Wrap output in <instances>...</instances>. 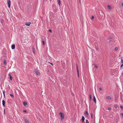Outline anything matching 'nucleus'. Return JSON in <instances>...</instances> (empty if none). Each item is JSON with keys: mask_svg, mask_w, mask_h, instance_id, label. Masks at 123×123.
Listing matches in <instances>:
<instances>
[{"mask_svg": "<svg viewBox=\"0 0 123 123\" xmlns=\"http://www.w3.org/2000/svg\"><path fill=\"white\" fill-rule=\"evenodd\" d=\"M7 3L8 6L9 8H10L11 6V1L10 0H7Z\"/></svg>", "mask_w": 123, "mask_h": 123, "instance_id": "1", "label": "nucleus"}, {"mask_svg": "<svg viewBox=\"0 0 123 123\" xmlns=\"http://www.w3.org/2000/svg\"><path fill=\"white\" fill-rule=\"evenodd\" d=\"M60 114L61 115V118L62 119H63L64 117V114L62 113L61 112H60Z\"/></svg>", "mask_w": 123, "mask_h": 123, "instance_id": "2", "label": "nucleus"}, {"mask_svg": "<svg viewBox=\"0 0 123 123\" xmlns=\"http://www.w3.org/2000/svg\"><path fill=\"white\" fill-rule=\"evenodd\" d=\"M34 71L37 75H39V73L37 70L36 69H35L34 70Z\"/></svg>", "mask_w": 123, "mask_h": 123, "instance_id": "3", "label": "nucleus"}, {"mask_svg": "<svg viewBox=\"0 0 123 123\" xmlns=\"http://www.w3.org/2000/svg\"><path fill=\"white\" fill-rule=\"evenodd\" d=\"M99 14L102 17H103L104 15V13L101 11H100V12H99Z\"/></svg>", "mask_w": 123, "mask_h": 123, "instance_id": "4", "label": "nucleus"}, {"mask_svg": "<svg viewBox=\"0 0 123 123\" xmlns=\"http://www.w3.org/2000/svg\"><path fill=\"white\" fill-rule=\"evenodd\" d=\"M31 24V22H27L25 23V25L26 26H30V25Z\"/></svg>", "mask_w": 123, "mask_h": 123, "instance_id": "5", "label": "nucleus"}, {"mask_svg": "<svg viewBox=\"0 0 123 123\" xmlns=\"http://www.w3.org/2000/svg\"><path fill=\"white\" fill-rule=\"evenodd\" d=\"M93 100L94 102L96 104V101L95 98V97L94 96H93Z\"/></svg>", "mask_w": 123, "mask_h": 123, "instance_id": "6", "label": "nucleus"}, {"mask_svg": "<svg viewBox=\"0 0 123 123\" xmlns=\"http://www.w3.org/2000/svg\"><path fill=\"white\" fill-rule=\"evenodd\" d=\"M15 48V45L14 44H12L11 46V48H12V49H14Z\"/></svg>", "mask_w": 123, "mask_h": 123, "instance_id": "7", "label": "nucleus"}, {"mask_svg": "<svg viewBox=\"0 0 123 123\" xmlns=\"http://www.w3.org/2000/svg\"><path fill=\"white\" fill-rule=\"evenodd\" d=\"M23 104L25 106H26L27 105V103L26 101H24L23 102Z\"/></svg>", "mask_w": 123, "mask_h": 123, "instance_id": "8", "label": "nucleus"}, {"mask_svg": "<svg viewBox=\"0 0 123 123\" xmlns=\"http://www.w3.org/2000/svg\"><path fill=\"white\" fill-rule=\"evenodd\" d=\"M84 114L85 115H86L87 116L88 115H89V114H88V111H85V112L84 113Z\"/></svg>", "mask_w": 123, "mask_h": 123, "instance_id": "9", "label": "nucleus"}, {"mask_svg": "<svg viewBox=\"0 0 123 123\" xmlns=\"http://www.w3.org/2000/svg\"><path fill=\"white\" fill-rule=\"evenodd\" d=\"M2 105L3 106L5 107V101L4 100H3L2 101Z\"/></svg>", "mask_w": 123, "mask_h": 123, "instance_id": "10", "label": "nucleus"}, {"mask_svg": "<svg viewBox=\"0 0 123 123\" xmlns=\"http://www.w3.org/2000/svg\"><path fill=\"white\" fill-rule=\"evenodd\" d=\"M58 4L59 6H60L61 5V1L60 0H57Z\"/></svg>", "mask_w": 123, "mask_h": 123, "instance_id": "11", "label": "nucleus"}, {"mask_svg": "<svg viewBox=\"0 0 123 123\" xmlns=\"http://www.w3.org/2000/svg\"><path fill=\"white\" fill-rule=\"evenodd\" d=\"M107 6L109 10H110L111 9V7L110 6L108 5Z\"/></svg>", "mask_w": 123, "mask_h": 123, "instance_id": "12", "label": "nucleus"}, {"mask_svg": "<svg viewBox=\"0 0 123 123\" xmlns=\"http://www.w3.org/2000/svg\"><path fill=\"white\" fill-rule=\"evenodd\" d=\"M82 121H84L85 120V118L83 116L82 117Z\"/></svg>", "mask_w": 123, "mask_h": 123, "instance_id": "13", "label": "nucleus"}, {"mask_svg": "<svg viewBox=\"0 0 123 123\" xmlns=\"http://www.w3.org/2000/svg\"><path fill=\"white\" fill-rule=\"evenodd\" d=\"M117 74V73L116 72H113V74L114 75H115Z\"/></svg>", "mask_w": 123, "mask_h": 123, "instance_id": "14", "label": "nucleus"}, {"mask_svg": "<svg viewBox=\"0 0 123 123\" xmlns=\"http://www.w3.org/2000/svg\"><path fill=\"white\" fill-rule=\"evenodd\" d=\"M107 98L108 99H111V98L110 96H108L107 97Z\"/></svg>", "mask_w": 123, "mask_h": 123, "instance_id": "15", "label": "nucleus"}, {"mask_svg": "<svg viewBox=\"0 0 123 123\" xmlns=\"http://www.w3.org/2000/svg\"><path fill=\"white\" fill-rule=\"evenodd\" d=\"M25 121L26 123H29L28 121L27 120H25Z\"/></svg>", "mask_w": 123, "mask_h": 123, "instance_id": "16", "label": "nucleus"}, {"mask_svg": "<svg viewBox=\"0 0 123 123\" xmlns=\"http://www.w3.org/2000/svg\"><path fill=\"white\" fill-rule=\"evenodd\" d=\"M33 52L34 54H35V50L34 49V48H33Z\"/></svg>", "mask_w": 123, "mask_h": 123, "instance_id": "17", "label": "nucleus"}, {"mask_svg": "<svg viewBox=\"0 0 123 123\" xmlns=\"http://www.w3.org/2000/svg\"><path fill=\"white\" fill-rule=\"evenodd\" d=\"M5 90H3V93L4 95V97H5Z\"/></svg>", "mask_w": 123, "mask_h": 123, "instance_id": "18", "label": "nucleus"}, {"mask_svg": "<svg viewBox=\"0 0 123 123\" xmlns=\"http://www.w3.org/2000/svg\"><path fill=\"white\" fill-rule=\"evenodd\" d=\"M10 96L12 97V98H13L14 97V96L13 95H12V94H10Z\"/></svg>", "mask_w": 123, "mask_h": 123, "instance_id": "19", "label": "nucleus"}, {"mask_svg": "<svg viewBox=\"0 0 123 123\" xmlns=\"http://www.w3.org/2000/svg\"><path fill=\"white\" fill-rule=\"evenodd\" d=\"M6 60H4V64H5V65H6Z\"/></svg>", "mask_w": 123, "mask_h": 123, "instance_id": "20", "label": "nucleus"}, {"mask_svg": "<svg viewBox=\"0 0 123 123\" xmlns=\"http://www.w3.org/2000/svg\"><path fill=\"white\" fill-rule=\"evenodd\" d=\"M118 48L117 47H116L115 48V49L114 50L115 51H117L118 50Z\"/></svg>", "mask_w": 123, "mask_h": 123, "instance_id": "21", "label": "nucleus"}, {"mask_svg": "<svg viewBox=\"0 0 123 123\" xmlns=\"http://www.w3.org/2000/svg\"><path fill=\"white\" fill-rule=\"evenodd\" d=\"M76 67L77 70H79L78 68V65L77 64L76 65Z\"/></svg>", "mask_w": 123, "mask_h": 123, "instance_id": "22", "label": "nucleus"}, {"mask_svg": "<svg viewBox=\"0 0 123 123\" xmlns=\"http://www.w3.org/2000/svg\"><path fill=\"white\" fill-rule=\"evenodd\" d=\"M10 78L11 80H12V77L11 76H10Z\"/></svg>", "mask_w": 123, "mask_h": 123, "instance_id": "23", "label": "nucleus"}, {"mask_svg": "<svg viewBox=\"0 0 123 123\" xmlns=\"http://www.w3.org/2000/svg\"><path fill=\"white\" fill-rule=\"evenodd\" d=\"M121 63H123V59H122L121 57Z\"/></svg>", "mask_w": 123, "mask_h": 123, "instance_id": "24", "label": "nucleus"}, {"mask_svg": "<svg viewBox=\"0 0 123 123\" xmlns=\"http://www.w3.org/2000/svg\"><path fill=\"white\" fill-rule=\"evenodd\" d=\"M94 17L93 16H92V17H91V19H93L94 18Z\"/></svg>", "mask_w": 123, "mask_h": 123, "instance_id": "25", "label": "nucleus"}, {"mask_svg": "<svg viewBox=\"0 0 123 123\" xmlns=\"http://www.w3.org/2000/svg\"><path fill=\"white\" fill-rule=\"evenodd\" d=\"M42 43H43V45H44L45 43H44V42L43 41H42Z\"/></svg>", "mask_w": 123, "mask_h": 123, "instance_id": "26", "label": "nucleus"}, {"mask_svg": "<svg viewBox=\"0 0 123 123\" xmlns=\"http://www.w3.org/2000/svg\"><path fill=\"white\" fill-rule=\"evenodd\" d=\"M91 117L92 119L93 118V116L92 113L91 114Z\"/></svg>", "mask_w": 123, "mask_h": 123, "instance_id": "27", "label": "nucleus"}, {"mask_svg": "<svg viewBox=\"0 0 123 123\" xmlns=\"http://www.w3.org/2000/svg\"><path fill=\"white\" fill-rule=\"evenodd\" d=\"M86 123H89V122L88 120H86Z\"/></svg>", "mask_w": 123, "mask_h": 123, "instance_id": "28", "label": "nucleus"}, {"mask_svg": "<svg viewBox=\"0 0 123 123\" xmlns=\"http://www.w3.org/2000/svg\"><path fill=\"white\" fill-rule=\"evenodd\" d=\"M120 107L121 109H123V107L122 106H121Z\"/></svg>", "mask_w": 123, "mask_h": 123, "instance_id": "29", "label": "nucleus"}, {"mask_svg": "<svg viewBox=\"0 0 123 123\" xmlns=\"http://www.w3.org/2000/svg\"><path fill=\"white\" fill-rule=\"evenodd\" d=\"M90 99L91 100V95H90V96H89Z\"/></svg>", "mask_w": 123, "mask_h": 123, "instance_id": "30", "label": "nucleus"}, {"mask_svg": "<svg viewBox=\"0 0 123 123\" xmlns=\"http://www.w3.org/2000/svg\"><path fill=\"white\" fill-rule=\"evenodd\" d=\"M4 114H5L6 113H5V109H4Z\"/></svg>", "mask_w": 123, "mask_h": 123, "instance_id": "31", "label": "nucleus"}, {"mask_svg": "<svg viewBox=\"0 0 123 123\" xmlns=\"http://www.w3.org/2000/svg\"><path fill=\"white\" fill-rule=\"evenodd\" d=\"M95 68H98V66H96L95 64Z\"/></svg>", "mask_w": 123, "mask_h": 123, "instance_id": "32", "label": "nucleus"}, {"mask_svg": "<svg viewBox=\"0 0 123 123\" xmlns=\"http://www.w3.org/2000/svg\"><path fill=\"white\" fill-rule=\"evenodd\" d=\"M115 107L116 108H117V106L116 105H115Z\"/></svg>", "mask_w": 123, "mask_h": 123, "instance_id": "33", "label": "nucleus"}, {"mask_svg": "<svg viewBox=\"0 0 123 123\" xmlns=\"http://www.w3.org/2000/svg\"><path fill=\"white\" fill-rule=\"evenodd\" d=\"M108 109L109 110H111V108L110 107H109L108 108Z\"/></svg>", "mask_w": 123, "mask_h": 123, "instance_id": "34", "label": "nucleus"}, {"mask_svg": "<svg viewBox=\"0 0 123 123\" xmlns=\"http://www.w3.org/2000/svg\"><path fill=\"white\" fill-rule=\"evenodd\" d=\"M23 111L24 112H26V111L25 110H24Z\"/></svg>", "mask_w": 123, "mask_h": 123, "instance_id": "35", "label": "nucleus"}, {"mask_svg": "<svg viewBox=\"0 0 123 123\" xmlns=\"http://www.w3.org/2000/svg\"><path fill=\"white\" fill-rule=\"evenodd\" d=\"M95 48H96V49H97V50H98V47H96Z\"/></svg>", "mask_w": 123, "mask_h": 123, "instance_id": "36", "label": "nucleus"}, {"mask_svg": "<svg viewBox=\"0 0 123 123\" xmlns=\"http://www.w3.org/2000/svg\"><path fill=\"white\" fill-rule=\"evenodd\" d=\"M77 74L79 73V70H77Z\"/></svg>", "mask_w": 123, "mask_h": 123, "instance_id": "37", "label": "nucleus"}, {"mask_svg": "<svg viewBox=\"0 0 123 123\" xmlns=\"http://www.w3.org/2000/svg\"><path fill=\"white\" fill-rule=\"evenodd\" d=\"M121 6H123V3H121Z\"/></svg>", "mask_w": 123, "mask_h": 123, "instance_id": "38", "label": "nucleus"}, {"mask_svg": "<svg viewBox=\"0 0 123 123\" xmlns=\"http://www.w3.org/2000/svg\"><path fill=\"white\" fill-rule=\"evenodd\" d=\"M78 74V77H80L79 74V73H78V74Z\"/></svg>", "mask_w": 123, "mask_h": 123, "instance_id": "39", "label": "nucleus"}, {"mask_svg": "<svg viewBox=\"0 0 123 123\" xmlns=\"http://www.w3.org/2000/svg\"><path fill=\"white\" fill-rule=\"evenodd\" d=\"M123 66V63L122 64L120 68H121Z\"/></svg>", "mask_w": 123, "mask_h": 123, "instance_id": "40", "label": "nucleus"}, {"mask_svg": "<svg viewBox=\"0 0 123 123\" xmlns=\"http://www.w3.org/2000/svg\"><path fill=\"white\" fill-rule=\"evenodd\" d=\"M99 89L100 90V91L102 90V89L101 88H99Z\"/></svg>", "mask_w": 123, "mask_h": 123, "instance_id": "41", "label": "nucleus"}, {"mask_svg": "<svg viewBox=\"0 0 123 123\" xmlns=\"http://www.w3.org/2000/svg\"><path fill=\"white\" fill-rule=\"evenodd\" d=\"M49 31L50 32H52V31H51V30H49Z\"/></svg>", "mask_w": 123, "mask_h": 123, "instance_id": "42", "label": "nucleus"}, {"mask_svg": "<svg viewBox=\"0 0 123 123\" xmlns=\"http://www.w3.org/2000/svg\"><path fill=\"white\" fill-rule=\"evenodd\" d=\"M121 115H122V117H123V113H121Z\"/></svg>", "mask_w": 123, "mask_h": 123, "instance_id": "43", "label": "nucleus"}, {"mask_svg": "<svg viewBox=\"0 0 123 123\" xmlns=\"http://www.w3.org/2000/svg\"><path fill=\"white\" fill-rule=\"evenodd\" d=\"M50 64H51L52 66H53V63H50Z\"/></svg>", "mask_w": 123, "mask_h": 123, "instance_id": "44", "label": "nucleus"}, {"mask_svg": "<svg viewBox=\"0 0 123 123\" xmlns=\"http://www.w3.org/2000/svg\"><path fill=\"white\" fill-rule=\"evenodd\" d=\"M18 3L19 4V6H20V2H18Z\"/></svg>", "mask_w": 123, "mask_h": 123, "instance_id": "45", "label": "nucleus"}, {"mask_svg": "<svg viewBox=\"0 0 123 123\" xmlns=\"http://www.w3.org/2000/svg\"><path fill=\"white\" fill-rule=\"evenodd\" d=\"M3 20H1V23H2L3 22Z\"/></svg>", "mask_w": 123, "mask_h": 123, "instance_id": "46", "label": "nucleus"}, {"mask_svg": "<svg viewBox=\"0 0 123 123\" xmlns=\"http://www.w3.org/2000/svg\"><path fill=\"white\" fill-rule=\"evenodd\" d=\"M9 75L10 76H10H11L10 74H9Z\"/></svg>", "mask_w": 123, "mask_h": 123, "instance_id": "47", "label": "nucleus"}, {"mask_svg": "<svg viewBox=\"0 0 123 123\" xmlns=\"http://www.w3.org/2000/svg\"><path fill=\"white\" fill-rule=\"evenodd\" d=\"M48 63H50H50L49 62H48Z\"/></svg>", "mask_w": 123, "mask_h": 123, "instance_id": "48", "label": "nucleus"}, {"mask_svg": "<svg viewBox=\"0 0 123 123\" xmlns=\"http://www.w3.org/2000/svg\"><path fill=\"white\" fill-rule=\"evenodd\" d=\"M79 2H80V1H79Z\"/></svg>", "mask_w": 123, "mask_h": 123, "instance_id": "49", "label": "nucleus"}, {"mask_svg": "<svg viewBox=\"0 0 123 123\" xmlns=\"http://www.w3.org/2000/svg\"><path fill=\"white\" fill-rule=\"evenodd\" d=\"M122 74L123 75V73H122Z\"/></svg>", "mask_w": 123, "mask_h": 123, "instance_id": "50", "label": "nucleus"}, {"mask_svg": "<svg viewBox=\"0 0 123 123\" xmlns=\"http://www.w3.org/2000/svg\"><path fill=\"white\" fill-rule=\"evenodd\" d=\"M79 1H80V0H79Z\"/></svg>", "mask_w": 123, "mask_h": 123, "instance_id": "51", "label": "nucleus"}]
</instances>
